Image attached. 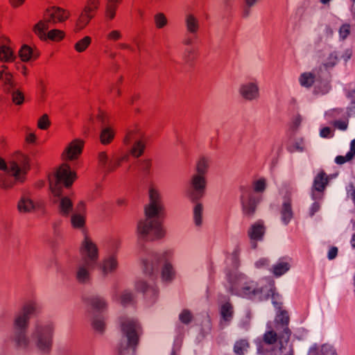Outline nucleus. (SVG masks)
<instances>
[{"instance_id":"obj_19","label":"nucleus","mask_w":355,"mask_h":355,"mask_svg":"<svg viewBox=\"0 0 355 355\" xmlns=\"http://www.w3.org/2000/svg\"><path fill=\"white\" fill-rule=\"evenodd\" d=\"M276 321L277 323L282 324L283 326V331L279 335L281 341L284 340L285 343H288L291 335V331L288 327L289 316L287 311L284 310L280 311L279 313L277 315Z\"/></svg>"},{"instance_id":"obj_60","label":"nucleus","mask_w":355,"mask_h":355,"mask_svg":"<svg viewBox=\"0 0 355 355\" xmlns=\"http://www.w3.org/2000/svg\"><path fill=\"white\" fill-rule=\"evenodd\" d=\"M121 78H120L116 83L113 85L110 88V92L116 96H119L121 94L119 85L121 83Z\"/></svg>"},{"instance_id":"obj_9","label":"nucleus","mask_w":355,"mask_h":355,"mask_svg":"<svg viewBox=\"0 0 355 355\" xmlns=\"http://www.w3.org/2000/svg\"><path fill=\"white\" fill-rule=\"evenodd\" d=\"M41 306L35 301H28L24 304L21 311L14 319V331H26L32 315L39 313Z\"/></svg>"},{"instance_id":"obj_55","label":"nucleus","mask_w":355,"mask_h":355,"mask_svg":"<svg viewBox=\"0 0 355 355\" xmlns=\"http://www.w3.org/2000/svg\"><path fill=\"white\" fill-rule=\"evenodd\" d=\"M37 136L34 132L30 130L29 128H26V135H25V141L28 144H34L37 141Z\"/></svg>"},{"instance_id":"obj_32","label":"nucleus","mask_w":355,"mask_h":355,"mask_svg":"<svg viewBox=\"0 0 355 355\" xmlns=\"http://www.w3.org/2000/svg\"><path fill=\"white\" fill-rule=\"evenodd\" d=\"M114 131L110 127L103 128L100 135L101 144L103 145L110 144L114 137Z\"/></svg>"},{"instance_id":"obj_26","label":"nucleus","mask_w":355,"mask_h":355,"mask_svg":"<svg viewBox=\"0 0 355 355\" xmlns=\"http://www.w3.org/2000/svg\"><path fill=\"white\" fill-rule=\"evenodd\" d=\"M94 17V15L83 9L76 21L75 31L78 32L84 29Z\"/></svg>"},{"instance_id":"obj_18","label":"nucleus","mask_w":355,"mask_h":355,"mask_svg":"<svg viewBox=\"0 0 355 355\" xmlns=\"http://www.w3.org/2000/svg\"><path fill=\"white\" fill-rule=\"evenodd\" d=\"M0 81L2 82V88L6 93H10L15 88L16 83L13 75L8 71V67L3 64L0 70Z\"/></svg>"},{"instance_id":"obj_27","label":"nucleus","mask_w":355,"mask_h":355,"mask_svg":"<svg viewBox=\"0 0 355 355\" xmlns=\"http://www.w3.org/2000/svg\"><path fill=\"white\" fill-rule=\"evenodd\" d=\"M309 353L313 355H337L334 347L329 344L313 346L311 348Z\"/></svg>"},{"instance_id":"obj_49","label":"nucleus","mask_w":355,"mask_h":355,"mask_svg":"<svg viewBox=\"0 0 355 355\" xmlns=\"http://www.w3.org/2000/svg\"><path fill=\"white\" fill-rule=\"evenodd\" d=\"M90 304L94 309L101 310L106 306L105 300L100 297H93L90 299Z\"/></svg>"},{"instance_id":"obj_45","label":"nucleus","mask_w":355,"mask_h":355,"mask_svg":"<svg viewBox=\"0 0 355 355\" xmlns=\"http://www.w3.org/2000/svg\"><path fill=\"white\" fill-rule=\"evenodd\" d=\"M110 159L106 152L101 151L98 155V163L100 167L107 173V166Z\"/></svg>"},{"instance_id":"obj_3","label":"nucleus","mask_w":355,"mask_h":355,"mask_svg":"<svg viewBox=\"0 0 355 355\" xmlns=\"http://www.w3.org/2000/svg\"><path fill=\"white\" fill-rule=\"evenodd\" d=\"M54 327L52 323H37L31 334V340L26 331H14L10 340L14 345L21 349H28L35 343L42 352H49L52 346Z\"/></svg>"},{"instance_id":"obj_17","label":"nucleus","mask_w":355,"mask_h":355,"mask_svg":"<svg viewBox=\"0 0 355 355\" xmlns=\"http://www.w3.org/2000/svg\"><path fill=\"white\" fill-rule=\"evenodd\" d=\"M184 26L187 34L197 36L200 30V21L193 12H187L184 17Z\"/></svg>"},{"instance_id":"obj_29","label":"nucleus","mask_w":355,"mask_h":355,"mask_svg":"<svg viewBox=\"0 0 355 355\" xmlns=\"http://www.w3.org/2000/svg\"><path fill=\"white\" fill-rule=\"evenodd\" d=\"M209 164L210 160L209 158L205 157H200L196 164V173H194L193 175H199L200 177L206 178V175L209 167Z\"/></svg>"},{"instance_id":"obj_24","label":"nucleus","mask_w":355,"mask_h":355,"mask_svg":"<svg viewBox=\"0 0 355 355\" xmlns=\"http://www.w3.org/2000/svg\"><path fill=\"white\" fill-rule=\"evenodd\" d=\"M35 207L36 204L26 195L22 196L17 203V209L21 214L31 213Z\"/></svg>"},{"instance_id":"obj_61","label":"nucleus","mask_w":355,"mask_h":355,"mask_svg":"<svg viewBox=\"0 0 355 355\" xmlns=\"http://www.w3.org/2000/svg\"><path fill=\"white\" fill-rule=\"evenodd\" d=\"M352 159L353 158H349L348 157V153H347L345 156H342V155L337 156L335 159V162L338 164H343L344 163H345L347 162L351 161Z\"/></svg>"},{"instance_id":"obj_1","label":"nucleus","mask_w":355,"mask_h":355,"mask_svg":"<svg viewBox=\"0 0 355 355\" xmlns=\"http://www.w3.org/2000/svg\"><path fill=\"white\" fill-rule=\"evenodd\" d=\"M148 195L149 202L144 208L145 218L138 222L137 232L139 238L153 241L165 236L161 220L165 214V207L159 190L151 187Z\"/></svg>"},{"instance_id":"obj_54","label":"nucleus","mask_w":355,"mask_h":355,"mask_svg":"<svg viewBox=\"0 0 355 355\" xmlns=\"http://www.w3.org/2000/svg\"><path fill=\"white\" fill-rule=\"evenodd\" d=\"M50 125V121L46 114L42 116L37 122V127L41 130H46Z\"/></svg>"},{"instance_id":"obj_46","label":"nucleus","mask_w":355,"mask_h":355,"mask_svg":"<svg viewBox=\"0 0 355 355\" xmlns=\"http://www.w3.org/2000/svg\"><path fill=\"white\" fill-rule=\"evenodd\" d=\"M71 223L74 228H81L85 225V217L80 214H75L71 216Z\"/></svg>"},{"instance_id":"obj_34","label":"nucleus","mask_w":355,"mask_h":355,"mask_svg":"<svg viewBox=\"0 0 355 355\" xmlns=\"http://www.w3.org/2000/svg\"><path fill=\"white\" fill-rule=\"evenodd\" d=\"M91 43L92 37L90 36H85L74 44V49L78 53H83L87 50Z\"/></svg>"},{"instance_id":"obj_7","label":"nucleus","mask_w":355,"mask_h":355,"mask_svg":"<svg viewBox=\"0 0 355 355\" xmlns=\"http://www.w3.org/2000/svg\"><path fill=\"white\" fill-rule=\"evenodd\" d=\"M121 330L128 340V347L135 350L142 334L141 325L137 320L130 318H121L120 320Z\"/></svg>"},{"instance_id":"obj_31","label":"nucleus","mask_w":355,"mask_h":355,"mask_svg":"<svg viewBox=\"0 0 355 355\" xmlns=\"http://www.w3.org/2000/svg\"><path fill=\"white\" fill-rule=\"evenodd\" d=\"M128 155H123L121 157H114L110 159L107 166V173H112L121 166L122 162L128 161Z\"/></svg>"},{"instance_id":"obj_10","label":"nucleus","mask_w":355,"mask_h":355,"mask_svg":"<svg viewBox=\"0 0 355 355\" xmlns=\"http://www.w3.org/2000/svg\"><path fill=\"white\" fill-rule=\"evenodd\" d=\"M206 189V178L192 175L184 191V196L192 202H196L205 196Z\"/></svg>"},{"instance_id":"obj_40","label":"nucleus","mask_w":355,"mask_h":355,"mask_svg":"<svg viewBox=\"0 0 355 355\" xmlns=\"http://www.w3.org/2000/svg\"><path fill=\"white\" fill-rule=\"evenodd\" d=\"M249 347V343L247 340L242 339L237 341L234 347V351L236 354L243 355Z\"/></svg>"},{"instance_id":"obj_53","label":"nucleus","mask_w":355,"mask_h":355,"mask_svg":"<svg viewBox=\"0 0 355 355\" xmlns=\"http://www.w3.org/2000/svg\"><path fill=\"white\" fill-rule=\"evenodd\" d=\"M135 287L137 290L144 293L148 291L154 292V288L152 286L148 285L146 282L143 280L137 281L135 284Z\"/></svg>"},{"instance_id":"obj_38","label":"nucleus","mask_w":355,"mask_h":355,"mask_svg":"<svg viewBox=\"0 0 355 355\" xmlns=\"http://www.w3.org/2000/svg\"><path fill=\"white\" fill-rule=\"evenodd\" d=\"M123 37L122 31L119 29H112L105 35V39L107 42L116 44L123 39Z\"/></svg>"},{"instance_id":"obj_58","label":"nucleus","mask_w":355,"mask_h":355,"mask_svg":"<svg viewBox=\"0 0 355 355\" xmlns=\"http://www.w3.org/2000/svg\"><path fill=\"white\" fill-rule=\"evenodd\" d=\"M197 37V36L191 35L187 34L182 40V44L184 46L190 47L194 43V40Z\"/></svg>"},{"instance_id":"obj_2","label":"nucleus","mask_w":355,"mask_h":355,"mask_svg":"<svg viewBox=\"0 0 355 355\" xmlns=\"http://www.w3.org/2000/svg\"><path fill=\"white\" fill-rule=\"evenodd\" d=\"M85 141L80 139H75L69 142L63 150L61 158L65 162L62 164L56 172L49 177V188L55 198H60L62 188L69 187L76 179V173L72 171L67 162H74L81 155Z\"/></svg>"},{"instance_id":"obj_37","label":"nucleus","mask_w":355,"mask_h":355,"mask_svg":"<svg viewBox=\"0 0 355 355\" xmlns=\"http://www.w3.org/2000/svg\"><path fill=\"white\" fill-rule=\"evenodd\" d=\"M290 269V264L288 262L279 261L272 267V272L277 276L279 277L286 273Z\"/></svg>"},{"instance_id":"obj_52","label":"nucleus","mask_w":355,"mask_h":355,"mask_svg":"<svg viewBox=\"0 0 355 355\" xmlns=\"http://www.w3.org/2000/svg\"><path fill=\"white\" fill-rule=\"evenodd\" d=\"M134 301V297L130 292L124 291L121 293L120 297V303L126 306Z\"/></svg>"},{"instance_id":"obj_39","label":"nucleus","mask_w":355,"mask_h":355,"mask_svg":"<svg viewBox=\"0 0 355 355\" xmlns=\"http://www.w3.org/2000/svg\"><path fill=\"white\" fill-rule=\"evenodd\" d=\"M299 80L302 86L310 87L315 81V76L312 73H304L300 76Z\"/></svg>"},{"instance_id":"obj_44","label":"nucleus","mask_w":355,"mask_h":355,"mask_svg":"<svg viewBox=\"0 0 355 355\" xmlns=\"http://www.w3.org/2000/svg\"><path fill=\"white\" fill-rule=\"evenodd\" d=\"M117 9V6L106 3L105 8V19L109 21H112L116 15Z\"/></svg>"},{"instance_id":"obj_56","label":"nucleus","mask_w":355,"mask_h":355,"mask_svg":"<svg viewBox=\"0 0 355 355\" xmlns=\"http://www.w3.org/2000/svg\"><path fill=\"white\" fill-rule=\"evenodd\" d=\"M350 33V25L345 24L341 26L339 29V35L342 40L346 39Z\"/></svg>"},{"instance_id":"obj_20","label":"nucleus","mask_w":355,"mask_h":355,"mask_svg":"<svg viewBox=\"0 0 355 355\" xmlns=\"http://www.w3.org/2000/svg\"><path fill=\"white\" fill-rule=\"evenodd\" d=\"M9 40L6 37H0V61L3 62H12L16 56L13 50L8 45Z\"/></svg>"},{"instance_id":"obj_35","label":"nucleus","mask_w":355,"mask_h":355,"mask_svg":"<svg viewBox=\"0 0 355 355\" xmlns=\"http://www.w3.org/2000/svg\"><path fill=\"white\" fill-rule=\"evenodd\" d=\"M233 306L230 302H226L221 306L220 315L225 321H230L233 317Z\"/></svg>"},{"instance_id":"obj_59","label":"nucleus","mask_w":355,"mask_h":355,"mask_svg":"<svg viewBox=\"0 0 355 355\" xmlns=\"http://www.w3.org/2000/svg\"><path fill=\"white\" fill-rule=\"evenodd\" d=\"M92 324L94 328L97 331H102L105 328V323L101 318L94 319Z\"/></svg>"},{"instance_id":"obj_28","label":"nucleus","mask_w":355,"mask_h":355,"mask_svg":"<svg viewBox=\"0 0 355 355\" xmlns=\"http://www.w3.org/2000/svg\"><path fill=\"white\" fill-rule=\"evenodd\" d=\"M49 21L46 19L40 20L33 28L34 33L42 40H46V31L49 28Z\"/></svg>"},{"instance_id":"obj_47","label":"nucleus","mask_w":355,"mask_h":355,"mask_svg":"<svg viewBox=\"0 0 355 355\" xmlns=\"http://www.w3.org/2000/svg\"><path fill=\"white\" fill-rule=\"evenodd\" d=\"M253 191L257 193H263L266 188V180L264 178H260L252 183Z\"/></svg>"},{"instance_id":"obj_25","label":"nucleus","mask_w":355,"mask_h":355,"mask_svg":"<svg viewBox=\"0 0 355 355\" xmlns=\"http://www.w3.org/2000/svg\"><path fill=\"white\" fill-rule=\"evenodd\" d=\"M118 266L116 257L114 254L105 258L101 265V268L104 274L114 271Z\"/></svg>"},{"instance_id":"obj_13","label":"nucleus","mask_w":355,"mask_h":355,"mask_svg":"<svg viewBox=\"0 0 355 355\" xmlns=\"http://www.w3.org/2000/svg\"><path fill=\"white\" fill-rule=\"evenodd\" d=\"M241 96L249 101L257 100L259 98V87L256 80L245 82L241 84L239 89Z\"/></svg>"},{"instance_id":"obj_15","label":"nucleus","mask_w":355,"mask_h":355,"mask_svg":"<svg viewBox=\"0 0 355 355\" xmlns=\"http://www.w3.org/2000/svg\"><path fill=\"white\" fill-rule=\"evenodd\" d=\"M329 182L327 175L323 171H320L315 177L312 187V198L313 200L322 198L324 191Z\"/></svg>"},{"instance_id":"obj_63","label":"nucleus","mask_w":355,"mask_h":355,"mask_svg":"<svg viewBox=\"0 0 355 355\" xmlns=\"http://www.w3.org/2000/svg\"><path fill=\"white\" fill-rule=\"evenodd\" d=\"M347 193L351 196L352 199L355 205V186L353 184H350L347 189Z\"/></svg>"},{"instance_id":"obj_12","label":"nucleus","mask_w":355,"mask_h":355,"mask_svg":"<svg viewBox=\"0 0 355 355\" xmlns=\"http://www.w3.org/2000/svg\"><path fill=\"white\" fill-rule=\"evenodd\" d=\"M241 200L244 214L252 216L255 212L260 198L257 196L250 189H243Z\"/></svg>"},{"instance_id":"obj_16","label":"nucleus","mask_w":355,"mask_h":355,"mask_svg":"<svg viewBox=\"0 0 355 355\" xmlns=\"http://www.w3.org/2000/svg\"><path fill=\"white\" fill-rule=\"evenodd\" d=\"M266 232V226L261 220L254 223L248 230V236L250 239L253 248H257V242L263 239Z\"/></svg>"},{"instance_id":"obj_64","label":"nucleus","mask_w":355,"mask_h":355,"mask_svg":"<svg viewBox=\"0 0 355 355\" xmlns=\"http://www.w3.org/2000/svg\"><path fill=\"white\" fill-rule=\"evenodd\" d=\"M349 158H354L355 156V139L351 141L350 150L347 153Z\"/></svg>"},{"instance_id":"obj_41","label":"nucleus","mask_w":355,"mask_h":355,"mask_svg":"<svg viewBox=\"0 0 355 355\" xmlns=\"http://www.w3.org/2000/svg\"><path fill=\"white\" fill-rule=\"evenodd\" d=\"M101 5V0H87L83 9L95 16Z\"/></svg>"},{"instance_id":"obj_51","label":"nucleus","mask_w":355,"mask_h":355,"mask_svg":"<svg viewBox=\"0 0 355 355\" xmlns=\"http://www.w3.org/2000/svg\"><path fill=\"white\" fill-rule=\"evenodd\" d=\"M180 320L184 324H189L193 319L191 312L188 309H184L179 315Z\"/></svg>"},{"instance_id":"obj_14","label":"nucleus","mask_w":355,"mask_h":355,"mask_svg":"<svg viewBox=\"0 0 355 355\" xmlns=\"http://www.w3.org/2000/svg\"><path fill=\"white\" fill-rule=\"evenodd\" d=\"M70 16L69 11L60 7L52 6L46 9L44 19L49 23L56 24L65 21Z\"/></svg>"},{"instance_id":"obj_33","label":"nucleus","mask_w":355,"mask_h":355,"mask_svg":"<svg viewBox=\"0 0 355 355\" xmlns=\"http://www.w3.org/2000/svg\"><path fill=\"white\" fill-rule=\"evenodd\" d=\"M203 205L202 203L198 202L193 207V218L194 223L199 227L202 223Z\"/></svg>"},{"instance_id":"obj_4","label":"nucleus","mask_w":355,"mask_h":355,"mask_svg":"<svg viewBox=\"0 0 355 355\" xmlns=\"http://www.w3.org/2000/svg\"><path fill=\"white\" fill-rule=\"evenodd\" d=\"M30 168L29 157L21 152L15 153L8 162L0 157V170L10 175L0 173V187L10 189L17 183H23Z\"/></svg>"},{"instance_id":"obj_48","label":"nucleus","mask_w":355,"mask_h":355,"mask_svg":"<svg viewBox=\"0 0 355 355\" xmlns=\"http://www.w3.org/2000/svg\"><path fill=\"white\" fill-rule=\"evenodd\" d=\"M64 37V33L58 29H53L49 31L46 38L53 40V41H60Z\"/></svg>"},{"instance_id":"obj_57","label":"nucleus","mask_w":355,"mask_h":355,"mask_svg":"<svg viewBox=\"0 0 355 355\" xmlns=\"http://www.w3.org/2000/svg\"><path fill=\"white\" fill-rule=\"evenodd\" d=\"M195 55V51L191 47H187L183 53V58L186 62L193 60Z\"/></svg>"},{"instance_id":"obj_8","label":"nucleus","mask_w":355,"mask_h":355,"mask_svg":"<svg viewBox=\"0 0 355 355\" xmlns=\"http://www.w3.org/2000/svg\"><path fill=\"white\" fill-rule=\"evenodd\" d=\"M146 142L147 138L137 126L128 130L123 139L125 145L132 144L130 153L132 156L137 158L143 155Z\"/></svg>"},{"instance_id":"obj_36","label":"nucleus","mask_w":355,"mask_h":355,"mask_svg":"<svg viewBox=\"0 0 355 355\" xmlns=\"http://www.w3.org/2000/svg\"><path fill=\"white\" fill-rule=\"evenodd\" d=\"M278 339H280L279 336L278 337L277 333L272 329L266 331V333L263 336V340L267 345H274L277 343ZM283 341L285 342L284 340H282V341L281 340H279V342L282 345Z\"/></svg>"},{"instance_id":"obj_6","label":"nucleus","mask_w":355,"mask_h":355,"mask_svg":"<svg viewBox=\"0 0 355 355\" xmlns=\"http://www.w3.org/2000/svg\"><path fill=\"white\" fill-rule=\"evenodd\" d=\"M173 254L172 250H166L161 254L153 255L150 259L144 260L143 261L144 272L149 275H153L154 272L157 270V264L160 263L162 264L160 271L162 281L165 283H171L176 276V271L170 262Z\"/></svg>"},{"instance_id":"obj_23","label":"nucleus","mask_w":355,"mask_h":355,"mask_svg":"<svg viewBox=\"0 0 355 355\" xmlns=\"http://www.w3.org/2000/svg\"><path fill=\"white\" fill-rule=\"evenodd\" d=\"M281 218L283 223L287 225L293 218L291 198L289 196H285L280 209Z\"/></svg>"},{"instance_id":"obj_50","label":"nucleus","mask_w":355,"mask_h":355,"mask_svg":"<svg viewBox=\"0 0 355 355\" xmlns=\"http://www.w3.org/2000/svg\"><path fill=\"white\" fill-rule=\"evenodd\" d=\"M259 0H245V6L243 8L242 16L248 17L250 15V8L254 6Z\"/></svg>"},{"instance_id":"obj_43","label":"nucleus","mask_w":355,"mask_h":355,"mask_svg":"<svg viewBox=\"0 0 355 355\" xmlns=\"http://www.w3.org/2000/svg\"><path fill=\"white\" fill-rule=\"evenodd\" d=\"M154 22L157 28L161 29L168 24V19L163 12H158L154 15Z\"/></svg>"},{"instance_id":"obj_62","label":"nucleus","mask_w":355,"mask_h":355,"mask_svg":"<svg viewBox=\"0 0 355 355\" xmlns=\"http://www.w3.org/2000/svg\"><path fill=\"white\" fill-rule=\"evenodd\" d=\"M97 120L101 123V125H105L108 122V116L104 112H99V114L97 116Z\"/></svg>"},{"instance_id":"obj_42","label":"nucleus","mask_w":355,"mask_h":355,"mask_svg":"<svg viewBox=\"0 0 355 355\" xmlns=\"http://www.w3.org/2000/svg\"><path fill=\"white\" fill-rule=\"evenodd\" d=\"M12 97V101L16 105H21L24 102V93L18 89H13V90L10 93Z\"/></svg>"},{"instance_id":"obj_22","label":"nucleus","mask_w":355,"mask_h":355,"mask_svg":"<svg viewBox=\"0 0 355 355\" xmlns=\"http://www.w3.org/2000/svg\"><path fill=\"white\" fill-rule=\"evenodd\" d=\"M95 266H89L86 262H80L76 270V279L80 283H87L90 279V271Z\"/></svg>"},{"instance_id":"obj_5","label":"nucleus","mask_w":355,"mask_h":355,"mask_svg":"<svg viewBox=\"0 0 355 355\" xmlns=\"http://www.w3.org/2000/svg\"><path fill=\"white\" fill-rule=\"evenodd\" d=\"M231 291L233 294L247 297H258L259 300H268L270 296L273 298L274 284L270 281L255 282L247 281L243 276L236 277V282L232 284Z\"/></svg>"},{"instance_id":"obj_21","label":"nucleus","mask_w":355,"mask_h":355,"mask_svg":"<svg viewBox=\"0 0 355 355\" xmlns=\"http://www.w3.org/2000/svg\"><path fill=\"white\" fill-rule=\"evenodd\" d=\"M19 56L22 62L34 61L40 56V51L36 48L24 44L19 51Z\"/></svg>"},{"instance_id":"obj_11","label":"nucleus","mask_w":355,"mask_h":355,"mask_svg":"<svg viewBox=\"0 0 355 355\" xmlns=\"http://www.w3.org/2000/svg\"><path fill=\"white\" fill-rule=\"evenodd\" d=\"M82 261L89 266H96L98 260V249L96 244L87 234L80 246Z\"/></svg>"},{"instance_id":"obj_30","label":"nucleus","mask_w":355,"mask_h":355,"mask_svg":"<svg viewBox=\"0 0 355 355\" xmlns=\"http://www.w3.org/2000/svg\"><path fill=\"white\" fill-rule=\"evenodd\" d=\"M59 212L62 216H68L73 209V203L68 197H62L59 202Z\"/></svg>"}]
</instances>
